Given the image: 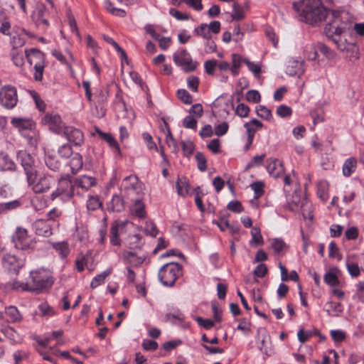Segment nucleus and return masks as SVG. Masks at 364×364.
Here are the masks:
<instances>
[{
	"label": "nucleus",
	"mask_w": 364,
	"mask_h": 364,
	"mask_svg": "<svg viewBox=\"0 0 364 364\" xmlns=\"http://www.w3.org/2000/svg\"><path fill=\"white\" fill-rule=\"evenodd\" d=\"M188 87L193 92L198 91L199 80L196 76H190L187 79Z\"/></svg>",
	"instance_id": "obj_61"
},
{
	"label": "nucleus",
	"mask_w": 364,
	"mask_h": 364,
	"mask_svg": "<svg viewBox=\"0 0 364 364\" xmlns=\"http://www.w3.org/2000/svg\"><path fill=\"white\" fill-rule=\"evenodd\" d=\"M251 188L254 191L255 198H258L264 193V183L262 182H255L251 184Z\"/></svg>",
	"instance_id": "obj_54"
},
{
	"label": "nucleus",
	"mask_w": 364,
	"mask_h": 364,
	"mask_svg": "<svg viewBox=\"0 0 364 364\" xmlns=\"http://www.w3.org/2000/svg\"><path fill=\"white\" fill-rule=\"evenodd\" d=\"M231 18L235 21H240L245 18L244 9L242 6L237 3L233 4Z\"/></svg>",
	"instance_id": "obj_32"
},
{
	"label": "nucleus",
	"mask_w": 364,
	"mask_h": 364,
	"mask_svg": "<svg viewBox=\"0 0 364 364\" xmlns=\"http://www.w3.org/2000/svg\"><path fill=\"white\" fill-rule=\"evenodd\" d=\"M293 8L303 21L313 26H319L330 11L321 0H299L293 2Z\"/></svg>",
	"instance_id": "obj_2"
},
{
	"label": "nucleus",
	"mask_w": 364,
	"mask_h": 364,
	"mask_svg": "<svg viewBox=\"0 0 364 364\" xmlns=\"http://www.w3.org/2000/svg\"><path fill=\"white\" fill-rule=\"evenodd\" d=\"M15 167L16 164L9 159L8 155L4 152H0V170L13 171Z\"/></svg>",
	"instance_id": "obj_27"
},
{
	"label": "nucleus",
	"mask_w": 364,
	"mask_h": 364,
	"mask_svg": "<svg viewBox=\"0 0 364 364\" xmlns=\"http://www.w3.org/2000/svg\"><path fill=\"white\" fill-rule=\"evenodd\" d=\"M11 287L14 290L29 291V283H23L14 280L11 284Z\"/></svg>",
	"instance_id": "obj_57"
},
{
	"label": "nucleus",
	"mask_w": 364,
	"mask_h": 364,
	"mask_svg": "<svg viewBox=\"0 0 364 364\" xmlns=\"http://www.w3.org/2000/svg\"><path fill=\"white\" fill-rule=\"evenodd\" d=\"M271 247L275 253L280 254L287 247V245L282 239L274 238L271 240Z\"/></svg>",
	"instance_id": "obj_34"
},
{
	"label": "nucleus",
	"mask_w": 364,
	"mask_h": 364,
	"mask_svg": "<svg viewBox=\"0 0 364 364\" xmlns=\"http://www.w3.org/2000/svg\"><path fill=\"white\" fill-rule=\"evenodd\" d=\"M246 99L249 102L257 103L261 100L259 92L255 90H249L246 94Z\"/></svg>",
	"instance_id": "obj_51"
},
{
	"label": "nucleus",
	"mask_w": 364,
	"mask_h": 364,
	"mask_svg": "<svg viewBox=\"0 0 364 364\" xmlns=\"http://www.w3.org/2000/svg\"><path fill=\"white\" fill-rule=\"evenodd\" d=\"M327 188V183L324 181H321L318 184V192L317 194L321 199L326 200L327 199V194L326 189Z\"/></svg>",
	"instance_id": "obj_64"
},
{
	"label": "nucleus",
	"mask_w": 364,
	"mask_h": 364,
	"mask_svg": "<svg viewBox=\"0 0 364 364\" xmlns=\"http://www.w3.org/2000/svg\"><path fill=\"white\" fill-rule=\"evenodd\" d=\"M124 227V222L115 221L110 228V242L113 245H120L119 239V229Z\"/></svg>",
	"instance_id": "obj_24"
},
{
	"label": "nucleus",
	"mask_w": 364,
	"mask_h": 364,
	"mask_svg": "<svg viewBox=\"0 0 364 364\" xmlns=\"http://www.w3.org/2000/svg\"><path fill=\"white\" fill-rule=\"evenodd\" d=\"M47 12L45 6L38 7L33 12L31 18L37 27L43 29L48 27L49 22L46 16Z\"/></svg>",
	"instance_id": "obj_17"
},
{
	"label": "nucleus",
	"mask_w": 364,
	"mask_h": 364,
	"mask_svg": "<svg viewBox=\"0 0 364 364\" xmlns=\"http://www.w3.org/2000/svg\"><path fill=\"white\" fill-rule=\"evenodd\" d=\"M176 188L178 195L186 196L189 190V185L186 182V178H179L176 181Z\"/></svg>",
	"instance_id": "obj_37"
},
{
	"label": "nucleus",
	"mask_w": 364,
	"mask_h": 364,
	"mask_svg": "<svg viewBox=\"0 0 364 364\" xmlns=\"http://www.w3.org/2000/svg\"><path fill=\"white\" fill-rule=\"evenodd\" d=\"M0 257L3 267L9 272L18 274L19 269L23 266V261L18 259L14 255L6 252L4 250L0 251Z\"/></svg>",
	"instance_id": "obj_12"
},
{
	"label": "nucleus",
	"mask_w": 364,
	"mask_h": 364,
	"mask_svg": "<svg viewBox=\"0 0 364 364\" xmlns=\"http://www.w3.org/2000/svg\"><path fill=\"white\" fill-rule=\"evenodd\" d=\"M110 274L109 271H105L100 274L95 276L90 284V287L92 289H95L100 286L102 283H103L106 279V277Z\"/></svg>",
	"instance_id": "obj_40"
},
{
	"label": "nucleus",
	"mask_w": 364,
	"mask_h": 364,
	"mask_svg": "<svg viewBox=\"0 0 364 364\" xmlns=\"http://www.w3.org/2000/svg\"><path fill=\"white\" fill-rule=\"evenodd\" d=\"M31 282L29 283V291L37 294L47 291L53 284V279L44 271L31 272Z\"/></svg>",
	"instance_id": "obj_5"
},
{
	"label": "nucleus",
	"mask_w": 364,
	"mask_h": 364,
	"mask_svg": "<svg viewBox=\"0 0 364 364\" xmlns=\"http://www.w3.org/2000/svg\"><path fill=\"white\" fill-rule=\"evenodd\" d=\"M33 229L35 233L40 236L49 237L53 234L51 225L43 219L36 220L33 223Z\"/></svg>",
	"instance_id": "obj_18"
},
{
	"label": "nucleus",
	"mask_w": 364,
	"mask_h": 364,
	"mask_svg": "<svg viewBox=\"0 0 364 364\" xmlns=\"http://www.w3.org/2000/svg\"><path fill=\"white\" fill-rule=\"evenodd\" d=\"M183 126L186 129L196 130L197 127V120L191 115L186 117L183 121Z\"/></svg>",
	"instance_id": "obj_49"
},
{
	"label": "nucleus",
	"mask_w": 364,
	"mask_h": 364,
	"mask_svg": "<svg viewBox=\"0 0 364 364\" xmlns=\"http://www.w3.org/2000/svg\"><path fill=\"white\" fill-rule=\"evenodd\" d=\"M258 339V348L264 354L269 355V352L270 350L269 344H270V337L267 334L265 330H259L258 331L257 335Z\"/></svg>",
	"instance_id": "obj_19"
},
{
	"label": "nucleus",
	"mask_w": 364,
	"mask_h": 364,
	"mask_svg": "<svg viewBox=\"0 0 364 364\" xmlns=\"http://www.w3.org/2000/svg\"><path fill=\"white\" fill-rule=\"evenodd\" d=\"M45 162L49 169L53 171H58L60 170L61 166L60 162L55 159V157L47 156L45 159Z\"/></svg>",
	"instance_id": "obj_39"
},
{
	"label": "nucleus",
	"mask_w": 364,
	"mask_h": 364,
	"mask_svg": "<svg viewBox=\"0 0 364 364\" xmlns=\"http://www.w3.org/2000/svg\"><path fill=\"white\" fill-rule=\"evenodd\" d=\"M345 236L348 240H354L358 236V230L356 227L353 226L347 229L345 232Z\"/></svg>",
	"instance_id": "obj_62"
},
{
	"label": "nucleus",
	"mask_w": 364,
	"mask_h": 364,
	"mask_svg": "<svg viewBox=\"0 0 364 364\" xmlns=\"http://www.w3.org/2000/svg\"><path fill=\"white\" fill-rule=\"evenodd\" d=\"M325 311L329 316H339L342 314L343 309L341 303L328 301L325 304Z\"/></svg>",
	"instance_id": "obj_26"
},
{
	"label": "nucleus",
	"mask_w": 364,
	"mask_h": 364,
	"mask_svg": "<svg viewBox=\"0 0 364 364\" xmlns=\"http://www.w3.org/2000/svg\"><path fill=\"white\" fill-rule=\"evenodd\" d=\"M196 35L203 37L204 39L210 40L211 38L210 32L208 28V24L202 23L194 30Z\"/></svg>",
	"instance_id": "obj_36"
},
{
	"label": "nucleus",
	"mask_w": 364,
	"mask_h": 364,
	"mask_svg": "<svg viewBox=\"0 0 364 364\" xmlns=\"http://www.w3.org/2000/svg\"><path fill=\"white\" fill-rule=\"evenodd\" d=\"M143 245L141 237L138 234L129 235L128 245L130 249H140Z\"/></svg>",
	"instance_id": "obj_33"
},
{
	"label": "nucleus",
	"mask_w": 364,
	"mask_h": 364,
	"mask_svg": "<svg viewBox=\"0 0 364 364\" xmlns=\"http://www.w3.org/2000/svg\"><path fill=\"white\" fill-rule=\"evenodd\" d=\"M58 153L62 158L67 159L72 155L73 149L70 144H65L59 147Z\"/></svg>",
	"instance_id": "obj_44"
},
{
	"label": "nucleus",
	"mask_w": 364,
	"mask_h": 364,
	"mask_svg": "<svg viewBox=\"0 0 364 364\" xmlns=\"http://www.w3.org/2000/svg\"><path fill=\"white\" fill-rule=\"evenodd\" d=\"M257 114L258 117L265 119H270L272 118V112L269 109L264 105H259L256 108Z\"/></svg>",
	"instance_id": "obj_41"
},
{
	"label": "nucleus",
	"mask_w": 364,
	"mask_h": 364,
	"mask_svg": "<svg viewBox=\"0 0 364 364\" xmlns=\"http://www.w3.org/2000/svg\"><path fill=\"white\" fill-rule=\"evenodd\" d=\"M251 234H252V240H251V243H255L257 245H262L263 244V239H262V236L260 233V230L259 228H253L252 231H251Z\"/></svg>",
	"instance_id": "obj_47"
},
{
	"label": "nucleus",
	"mask_w": 364,
	"mask_h": 364,
	"mask_svg": "<svg viewBox=\"0 0 364 364\" xmlns=\"http://www.w3.org/2000/svg\"><path fill=\"white\" fill-rule=\"evenodd\" d=\"M169 14L178 21L188 20L190 18L189 14H183L175 9H171L169 10Z\"/></svg>",
	"instance_id": "obj_60"
},
{
	"label": "nucleus",
	"mask_w": 364,
	"mask_h": 364,
	"mask_svg": "<svg viewBox=\"0 0 364 364\" xmlns=\"http://www.w3.org/2000/svg\"><path fill=\"white\" fill-rule=\"evenodd\" d=\"M227 208L234 213H241L243 210L242 203L239 200H232L228 205Z\"/></svg>",
	"instance_id": "obj_53"
},
{
	"label": "nucleus",
	"mask_w": 364,
	"mask_h": 364,
	"mask_svg": "<svg viewBox=\"0 0 364 364\" xmlns=\"http://www.w3.org/2000/svg\"><path fill=\"white\" fill-rule=\"evenodd\" d=\"M95 132L101 137V139L106 141L111 147L115 149L117 151H119V146L117 141L110 133H105L102 132L98 127H95Z\"/></svg>",
	"instance_id": "obj_28"
},
{
	"label": "nucleus",
	"mask_w": 364,
	"mask_h": 364,
	"mask_svg": "<svg viewBox=\"0 0 364 364\" xmlns=\"http://www.w3.org/2000/svg\"><path fill=\"white\" fill-rule=\"evenodd\" d=\"M70 166L73 170H78L82 166V156L77 154H75L72 159L70 160Z\"/></svg>",
	"instance_id": "obj_50"
},
{
	"label": "nucleus",
	"mask_w": 364,
	"mask_h": 364,
	"mask_svg": "<svg viewBox=\"0 0 364 364\" xmlns=\"http://www.w3.org/2000/svg\"><path fill=\"white\" fill-rule=\"evenodd\" d=\"M268 173L274 178H279L284 173L282 164L277 159H272L267 166Z\"/></svg>",
	"instance_id": "obj_20"
},
{
	"label": "nucleus",
	"mask_w": 364,
	"mask_h": 364,
	"mask_svg": "<svg viewBox=\"0 0 364 364\" xmlns=\"http://www.w3.org/2000/svg\"><path fill=\"white\" fill-rule=\"evenodd\" d=\"M173 59L175 64L182 68L186 73L194 71L198 65V63L193 60L188 50L183 48L179 49L174 53Z\"/></svg>",
	"instance_id": "obj_6"
},
{
	"label": "nucleus",
	"mask_w": 364,
	"mask_h": 364,
	"mask_svg": "<svg viewBox=\"0 0 364 364\" xmlns=\"http://www.w3.org/2000/svg\"><path fill=\"white\" fill-rule=\"evenodd\" d=\"M250 108L247 105L240 103L237 105L235 113L240 117H246L248 116Z\"/></svg>",
	"instance_id": "obj_56"
},
{
	"label": "nucleus",
	"mask_w": 364,
	"mask_h": 364,
	"mask_svg": "<svg viewBox=\"0 0 364 364\" xmlns=\"http://www.w3.org/2000/svg\"><path fill=\"white\" fill-rule=\"evenodd\" d=\"M42 124L48 125L52 132L60 134L65 127L59 114L55 113H47L41 119Z\"/></svg>",
	"instance_id": "obj_14"
},
{
	"label": "nucleus",
	"mask_w": 364,
	"mask_h": 364,
	"mask_svg": "<svg viewBox=\"0 0 364 364\" xmlns=\"http://www.w3.org/2000/svg\"><path fill=\"white\" fill-rule=\"evenodd\" d=\"M11 123L18 129L19 132L31 129L33 126V121L23 118H13Z\"/></svg>",
	"instance_id": "obj_25"
},
{
	"label": "nucleus",
	"mask_w": 364,
	"mask_h": 364,
	"mask_svg": "<svg viewBox=\"0 0 364 364\" xmlns=\"http://www.w3.org/2000/svg\"><path fill=\"white\" fill-rule=\"evenodd\" d=\"M21 205V203L19 200L0 203V214H6L11 210L18 208Z\"/></svg>",
	"instance_id": "obj_30"
},
{
	"label": "nucleus",
	"mask_w": 364,
	"mask_h": 364,
	"mask_svg": "<svg viewBox=\"0 0 364 364\" xmlns=\"http://www.w3.org/2000/svg\"><path fill=\"white\" fill-rule=\"evenodd\" d=\"M109 208L112 211L121 212L124 209V200L117 195L113 196Z\"/></svg>",
	"instance_id": "obj_31"
},
{
	"label": "nucleus",
	"mask_w": 364,
	"mask_h": 364,
	"mask_svg": "<svg viewBox=\"0 0 364 364\" xmlns=\"http://www.w3.org/2000/svg\"><path fill=\"white\" fill-rule=\"evenodd\" d=\"M75 190L88 191L90 188L95 186L97 181L95 178L83 175L79 177L73 178Z\"/></svg>",
	"instance_id": "obj_16"
},
{
	"label": "nucleus",
	"mask_w": 364,
	"mask_h": 364,
	"mask_svg": "<svg viewBox=\"0 0 364 364\" xmlns=\"http://www.w3.org/2000/svg\"><path fill=\"white\" fill-rule=\"evenodd\" d=\"M134 203L130 207V211L132 215L139 218L146 217L145 205L142 200L138 198L133 200Z\"/></svg>",
	"instance_id": "obj_22"
},
{
	"label": "nucleus",
	"mask_w": 364,
	"mask_h": 364,
	"mask_svg": "<svg viewBox=\"0 0 364 364\" xmlns=\"http://www.w3.org/2000/svg\"><path fill=\"white\" fill-rule=\"evenodd\" d=\"M358 166V161L355 157L347 159L343 165L342 172L344 176H350L355 171Z\"/></svg>",
	"instance_id": "obj_23"
},
{
	"label": "nucleus",
	"mask_w": 364,
	"mask_h": 364,
	"mask_svg": "<svg viewBox=\"0 0 364 364\" xmlns=\"http://www.w3.org/2000/svg\"><path fill=\"white\" fill-rule=\"evenodd\" d=\"M124 189L130 195L136 192L137 194L142 191V183L139 181L136 176L131 175L127 176L123 181Z\"/></svg>",
	"instance_id": "obj_15"
},
{
	"label": "nucleus",
	"mask_w": 364,
	"mask_h": 364,
	"mask_svg": "<svg viewBox=\"0 0 364 364\" xmlns=\"http://www.w3.org/2000/svg\"><path fill=\"white\" fill-rule=\"evenodd\" d=\"M181 274V267L178 263L169 262L159 269V279L163 285L172 287Z\"/></svg>",
	"instance_id": "obj_4"
},
{
	"label": "nucleus",
	"mask_w": 364,
	"mask_h": 364,
	"mask_svg": "<svg viewBox=\"0 0 364 364\" xmlns=\"http://www.w3.org/2000/svg\"><path fill=\"white\" fill-rule=\"evenodd\" d=\"M124 259L133 267L140 266L145 260V256H136L135 253L131 251H124L123 252Z\"/></svg>",
	"instance_id": "obj_21"
},
{
	"label": "nucleus",
	"mask_w": 364,
	"mask_h": 364,
	"mask_svg": "<svg viewBox=\"0 0 364 364\" xmlns=\"http://www.w3.org/2000/svg\"><path fill=\"white\" fill-rule=\"evenodd\" d=\"M13 240L15 247L23 251L31 250L35 247L36 242L28 235L27 230L24 228H18Z\"/></svg>",
	"instance_id": "obj_9"
},
{
	"label": "nucleus",
	"mask_w": 364,
	"mask_h": 364,
	"mask_svg": "<svg viewBox=\"0 0 364 364\" xmlns=\"http://www.w3.org/2000/svg\"><path fill=\"white\" fill-rule=\"evenodd\" d=\"M26 55L30 65H33L35 80L41 81L43 78L44 70V56L43 53L37 49H31L28 53H26Z\"/></svg>",
	"instance_id": "obj_7"
},
{
	"label": "nucleus",
	"mask_w": 364,
	"mask_h": 364,
	"mask_svg": "<svg viewBox=\"0 0 364 364\" xmlns=\"http://www.w3.org/2000/svg\"><path fill=\"white\" fill-rule=\"evenodd\" d=\"M196 159L198 162V168L201 171H205L207 169L206 159L204 154L201 152H198L196 154Z\"/></svg>",
	"instance_id": "obj_48"
},
{
	"label": "nucleus",
	"mask_w": 364,
	"mask_h": 364,
	"mask_svg": "<svg viewBox=\"0 0 364 364\" xmlns=\"http://www.w3.org/2000/svg\"><path fill=\"white\" fill-rule=\"evenodd\" d=\"M177 96L178 99L185 104L190 105L193 102L192 96L184 89L178 90L177 92Z\"/></svg>",
	"instance_id": "obj_43"
},
{
	"label": "nucleus",
	"mask_w": 364,
	"mask_h": 364,
	"mask_svg": "<svg viewBox=\"0 0 364 364\" xmlns=\"http://www.w3.org/2000/svg\"><path fill=\"white\" fill-rule=\"evenodd\" d=\"M17 101V92L14 87L7 85L0 90V104L5 108H14Z\"/></svg>",
	"instance_id": "obj_11"
},
{
	"label": "nucleus",
	"mask_w": 364,
	"mask_h": 364,
	"mask_svg": "<svg viewBox=\"0 0 364 364\" xmlns=\"http://www.w3.org/2000/svg\"><path fill=\"white\" fill-rule=\"evenodd\" d=\"M63 136L75 146H80L84 143V134L82 132L73 126H65L62 129Z\"/></svg>",
	"instance_id": "obj_13"
},
{
	"label": "nucleus",
	"mask_w": 364,
	"mask_h": 364,
	"mask_svg": "<svg viewBox=\"0 0 364 364\" xmlns=\"http://www.w3.org/2000/svg\"><path fill=\"white\" fill-rule=\"evenodd\" d=\"M218 62L215 59L206 60L204 63V68L205 72L210 75L214 74L215 68L217 67Z\"/></svg>",
	"instance_id": "obj_52"
},
{
	"label": "nucleus",
	"mask_w": 364,
	"mask_h": 364,
	"mask_svg": "<svg viewBox=\"0 0 364 364\" xmlns=\"http://www.w3.org/2000/svg\"><path fill=\"white\" fill-rule=\"evenodd\" d=\"M276 112L279 117L284 118L291 115L292 109L287 105H282L277 107Z\"/></svg>",
	"instance_id": "obj_45"
},
{
	"label": "nucleus",
	"mask_w": 364,
	"mask_h": 364,
	"mask_svg": "<svg viewBox=\"0 0 364 364\" xmlns=\"http://www.w3.org/2000/svg\"><path fill=\"white\" fill-rule=\"evenodd\" d=\"M52 247L62 259L66 258L70 252L68 244L65 241L54 242Z\"/></svg>",
	"instance_id": "obj_29"
},
{
	"label": "nucleus",
	"mask_w": 364,
	"mask_h": 364,
	"mask_svg": "<svg viewBox=\"0 0 364 364\" xmlns=\"http://www.w3.org/2000/svg\"><path fill=\"white\" fill-rule=\"evenodd\" d=\"M328 16L329 21L324 26V33L336 44L338 49L344 50L346 45L342 43V37L347 33H351V17L344 9H331Z\"/></svg>",
	"instance_id": "obj_1"
},
{
	"label": "nucleus",
	"mask_w": 364,
	"mask_h": 364,
	"mask_svg": "<svg viewBox=\"0 0 364 364\" xmlns=\"http://www.w3.org/2000/svg\"><path fill=\"white\" fill-rule=\"evenodd\" d=\"M324 282L331 287L338 286L340 283L337 276L332 272H327L323 277Z\"/></svg>",
	"instance_id": "obj_42"
},
{
	"label": "nucleus",
	"mask_w": 364,
	"mask_h": 364,
	"mask_svg": "<svg viewBox=\"0 0 364 364\" xmlns=\"http://www.w3.org/2000/svg\"><path fill=\"white\" fill-rule=\"evenodd\" d=\"M6 315L9 317V321L16 322L21 320V315L16 307L10 306L6 309Z\"/></svg>",
	"instance_id": "obj_35"
},
{
	"label": "nucleus",
	"mask_w": 364,
	"mask_h": 364,
	"mask_svg": "<svg viewBox=\"0 0 364 364\" xmlns=\"http://www.w3.org/2000/svg\"><path fill=\"white\" fill-rule=\"evenodd\" d=\"M228 124L225 122L218 124L215 127V134L218 136H221L228 132Z\"/></svg>",
	"instance_id": "obj_58"
},
{
	"label": "nucleus",
	"mask_w": 364,
	"mask_h": 364,
	"mask_svg": "<svg viewBox=\"0 0 364 364\" xmlns=\"http://www.w3.org/2000/svg\"><path fill=\"white\" fill-rule=\"evenodd\" d=\"M37 174H34L32 181H27L28 186L36 193H43L48 191L54 184V178L51 176L43 174L37 180Z\"/></svg>",
	"instance_id": "obj_10"
},
{
	"label": "nucleus",
	"mask_w": 364,
	"mask_h": 364,
	"mask_svg": "<svg viewBox=\"0 0 364 364\" xmlns=\"http://www.w3.org/2000/svg\"><path fill=\"white\" fill-rule=\"evenodd\" d=\"M196 321L199 326L207 330L210 329L214 326V322L208 318H203L202 317L198 316L196 318Z\"/></svg>",
	"instance_id": "obj_59"
},
{
	"label": "nucleus",
	"mask_w": 364,
	"mask_h": 364,
	"mask_svg": "<svg viewBox=\"0 0 364 364\" xmlns=\"http://www.w3.org/2000/svg\"><path fill=\"white\" fill-rule=\"evenodd\" d=\"M17 159L23 168L26 180L32 181L34 174L38 173L33 156L26 151L21 150L17 154Z\"/></svg>",
	"instance_id": "obj_8"
},
{
	"label": "nucleus",
	"mask_w": 364,
	"mask_h": 364,
	"mask_svg": "<svg viewBox=\"0 0 364 364\" xmlns=\"http://www.w3.org/2000/svg\"><path fill=\"white\" fill-rule=\"evenodd\" d=\"M12 60L15 65L21 66L23 64V53H19L17 50H14L11 53Z\"/></svg>",
	"instance_id": "obj_63"
},
{
	"label": "nucleus",
	"mask_w": 364,
	"mask_h": 364,
	"mask_svg": "<svg viewBox=\"0 0 364 364\" xmlns=\"http://www.w3.org/2000/svg\"><path fill=\"white\" fill-rule=\"evenodd\" d=\"M102 205L100 198L97 196H90L87 201V208L88 210H95Z\"/></svg>",
	"instance_id": "obj_38"
},
{
	"label": "nucleus",
	"mask_w": 364,
	"mask_h": 364,
	"mask_svg": "<svg viewBox=\"0 0 364 364\" xmlns=\"http://www.w3.org/2000/svg\"><path fill=\"white\" fill-rule=\"evenodd\" d=\"M75 195H80V191L75 190L73 178H61L58 181L57 189L50 195L52 200L59 198L63 201L71 199Z\"/></svg>",
	"instance_id": "obj_3"
},
{
	"label": "nucleus",
	"mask_w": 364,
	"mask_h": 364,
	"mask_svg": "<svg viewBox=\"0 0 364 364\" xmlns=\"http://www.w3.org/2000/svg\"><path fill=\"white\" fill-rule=\"evenodd\" d=\"M351 36L364 37V22L363 23H353V28L351 29Z\"/></svg>",
	"instance_id": "obj_46"
},
{
	"label": "nucleus",
	"mask_w": 364,
	"mask_h": 364,
	"mask_svg": "<svg viewBox=\"0 0 364 364\" xmlns=\"http://www.w3.org/2000/svg\"><path fill=\"white\" fill-rule=\"evenodd\" d=\"M87 263V257L86 255H80L75 260V265L77 271L82 272L85 266Z\"/></svg>",
	"instance_id": "obj_55"
}]
</instances>
